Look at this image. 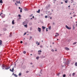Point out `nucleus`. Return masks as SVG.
Listing matches in <instances>:
<instances>
[{"mask_svg":"<svg viewBox=\"0 0 77 77\" xmlns=\"http://www.w3.org/2000/svg\"><path fill=\"white\" fill-rule=\"evenodd\" d=\"M66 27L67 29H69V30H70L71 29V27H68V26H67L66 25Z\"/></svg>","mask_w":77,"mask_h":77,"instance_id":"1","label":"nucleus"},{"mask_svg":"<svg viewBox=\"0 0 77 77\" xmlns=\"http://www.w3.org/2000/svg\"><path fill=\"white\" fill-rule=\"evenodd\" d=\"M10 71H11V72H14V67H13L12 69H10Z\"/></svg>","mask_w":77,"mask_h":77,"instance_id":"2","label":"nucleus"},{"mask_svg":"<svg viewBox=\"0 0 77 77\" xmlns=\"http://www.w3.org/2000/svg\"><path fill=\"white\" fill-rule=\"evenodd\" d=\"M69 61L68 60H67V62H66V65H68L69 64Z\"/></svg>","mask_w":77,"mask_h":77,"instance_id":"3","label":"nucleus"},{"mask_svg":"<svg viewBox=\"0 0 77 77\" xmlns=\"http://www.w3.org/2000/svg\"><path fill=\"white\" fill-rule=\"evenodd\" d=\"M66 59L64 58L63 59V63H65V64H66Z\"/></svg>","mask_w":77,"mask_h":77,"instance_id":"4","label":"nucleus"},{"mask_svg":"<svg viewBox=\"0 0 77 77\" xmlns=\"http://www.w3.org/2000/svg\"><path fill=\"white\" fill-rule=\"evenodd\" d=\"M38 30L39 32H41V29L38 27Z\"/></svg>","mask_w":77,"mask_h":77,"instance_id":"5","label":"nucleus"},{"mask_svg":"<svg viewBox=\"0 0 77 77\" xmlns=\"http://www.w3.org/2000/svg\"><path fill=\"white\" fill-rule=\"evenodd\" d=\"M2 69H4V68H6V67H7V65H2Z\"/></svg>","mask_w":77,"mask_h":77,"instance_id":"6","label":"nucleus"},{"mask_svg":"<svg viewBox=\"0 0 77 77\" xmlns=\"http://www.w3.org/2000/svg\"><path fill=\"white\" fill-rule=\"evenodd\" d=\"M50 4L46 6V8H50Z\"/></svg>","mask_w":77,"mask_h":77,"instance_id":"7","label":"nucleus"},{"mask_svg":"<svg viewBox=\"0 0 77 77\" xmlns=\"http://www.w3.org/2000/svg\"><path fill=\"white\" fill-rule=\"evenodd\" d=\"M10 68V67H7H7H5V69L7 70V69H9Z\"/></svg>","mask_w":77,"mask_h":77,"instance_id":"8","label":"nucleus"},{"mask_svg":"<svg viewBox=\"0 0 77 77\" xmlns=\"http://www.w3.org/2000/svg\"><path fill=\"white\" fill-rule=\"evenodd\" d=\"M12 32H11L10 33V35H9V37H11V36H12Z\"/></svg>","mask_w":77,"mask_h":77,"instance_id":"9","label":"nucleus"},{"mask_svg":"<svg viewBox=\"0 0 77 77\" xmlns=\"http://www.w3.org/2000/svg\"><path fill=\"white\" fill-rule=\"evenodd\" d=\"M65 50H69V48H68L67 47H66L65 48Z\"/></svg>","mask_w":77,"mask_h":77,"instance_id":"10","label":"nucleus"},{"mask_svg":"<svg viewBox=\"0 0 77 77\" xmlns=\"http://www.w3.org/2000/svg\"><path fill=\"white\" fill-rule=\"evenodd\" d=\"M14 21H15L14 20H13V21H12V24L13 25H14V24H15V23L14 22Z\"/></svg>","mask_w":77,"mask_h":77,"instance_id":"11","label":"nucleus"},{"mask_svg":"<svg viewBox=\"0 0 77 77\" xmlns=\"http://www.w3.org/2000/svg\"><path fill=\"white\" fill-rule=\"evenodd\" d=\"M46 28V27L45 26H42V29H43V30L45 29Z\"/></svg>","mask_w":77,"mask_h":77,"instance_id":"12","label":"nucleus"},{"mask_svg":"<svg viewBox=\"0 0 77 77\" xmlns=\"http://www.w3.org/2000/svg\"><path fill=\"white\" fill-rule=\"evenodd\" d=\"M40 11H41V10H40V9H39L38 11H36V12L37 13H40Z\"/></svg>","mask_w":77,"mask_h":77,"instance_id":"13","label":"nucleus"},{"mask_svg":"<svg viewBox=\"0 0 77 77\" xmlns=\"http://www.w3.org/2000/svg\"><path fill=\"white\" fill-rule=\"evenodd\" d=\"M29 26H32V22H30L29 23Z\"/></svg>","mask_w":77,"mask_h":77,"instance_id":"14","label":"nucleus"},{"mask_svg":"<svg viewBox=\"0 0 77 77\" xmlns=\"http://www.w3.org/2000/svg\"><path fill=\"white\" fill-rule=\"evenodd\" d=\"M16 2L17 3H18H18L20 4L21 3V2H20V1H19V2H18V1H17Z\"/></svg>","mask_w":77,"mask_h":77,"instance_id":"15","label":"nucleus"},{"mask_svg":"<svg viewBox=\"0 0 77 77\" xmlns=\"http://www.w3.org/2000/svg\"><path fill=\"white\" fill-rule=\"evenodd\" d=\"M2 44V41L1 40H0V45H1Z\"/></svg>","mask_w":77,"mask_h":77,"instance_id":"16","label":"nucleus"},{"mask_svg":"<svg viewBox=\"0 0 77 77\" xmlns=\"http://www.w3.org/2000/svg\"><path fill=\"white\" fill-rule=\"evenodd\" d=\"M3 30H4V31H6L7 29L6 28H3Z\"/></svg>","mask_w":77,"mask_h":77,"instance_id":"17","label":"nucleus"},{"mask_svg":"<svg viewBox=\"0 0 77 77\" xmlns=\"http://www.w3.org/2000/svg\"><path fill=\"white\" fill-rule=\"evenodd\" d=\"M5 27H8V25L7 24H5Z\"/></svg>","mask_w":77,"mask_h":77,"instance_id":"18","label":"nucleus"},{"mask_svg":"<svg viewBox=\"0 0 77 77\" xmlns=\"http://www.w3.org/2000/svg\"><path fill=\"white\" fill-rule=\"evenodd\" d=\"M42 70L41 69L40 72V74H42V73H41L42 72Z\"/></svg>","mask_w":77,"mask_h":77,"instance_id":"19","label":"nucleus"},{"mask_svg":"<svg viewBox=\"0 0 77 77\" xmlns=\"http://www.w3.org/2000/svg\"><path fill=\"white\" fill-rule=\"evenodd\" d=\"M14 77H18V76L17 75L15 74H14Z\"/></svg>","mask_w":77,"mask_h":77,"instance_id":"20","label":"nucleus"},{"mask_svg":"<svg viewBox=\"0 0 77 77\" xmlns=\"http://www.w3.org/2000/svg\"><path fill=\"white\" fill-rule=\"evenodd\" d=\"M0 3H3V1H2V0H0Z\"/></svg>","mask_w":77,"mask_h":77,"instance_id":"21","label":"nucleus"},{"mask_svg":"<svg viewBox=\"0 0 77 77\" xmlns=\"http://www.w3.org/2000/svg\"><path fill=\"white\" fill-rule=\"evenodd\" d=\"M77 44V42H74L73 44V45H75Z\"/></svg>","mask_w":77,"mask_h":77,"instance_id":"22","label":"nucleus"},{"mask_svg":"<svg viewBox=\"0 0 77 77\" xmlns=\"http://www.w3.org/2000/svg\"><path fill=\"white\" fill-rule=\"evenodd\" d=\"M14 67L15 68L16 67V63H15V64H14Z\"/></svg>","mask_w":77,"mask_h":77,"instance_id":"23","label":"nucleus"},{"mask_svg":"<svg viewBox=\"0 0 77 77\" xmlns=\"http://www.w3.org/2000/svg\"><path fill=\"white\" fill-rule=\"evenodd\" d=\"M63 77H66V75H65V74H63Z\"/></svg>","mask_w":77,"mask_h":77,"instance_id":"24","label":"nucleus"},{"mask_svg":"<svg viewBox=\"0 0 77 77\" xmlns=\"http://www.w3.org/2000/svg\"><path fill=\"white\" fill-rule=\"evenodd\" d=\"M74 75H75V73H73L72 74V76H74Z\"/></svg>","mask_w":77,"mask_h":77,"instance_id":"25","label":"nucleus"},{"mask_svg":"<svg viewBox=\"0 0 77 77\" xmlns=\"http://www.w3.org/2000/svg\"><path fill=\"white\" fill-rule=\"evenodd\" d=\"M24 27H27V25L26 24L24 25Z\"/></svg>","mask_w":77,"mask_h":77,"instance_id":"26","label":"nucleus"},{"mask_svg":"<svg viewBox=\"0 0 77 77\" xmlns=\"http://www.w3.org/2000/svg\"><path fill=\"white\" fill-rule=\"evenodd\" d=\"M75 65L76 66H77V62L75 63Z\"/></svg>","mask_w":77,"mask_h":77,"instance_id":"27","label":"nucleus"},{"mask_svg":"<svg viewBox=\"0 0 77 77\" xmlns=\"http://www.w3.org/2000/svg\"><path fill=\"white\" fill-rule=\"evenodd\" d=\"M39 58V57H36V59L38 60V59Z\"/></svg>","mask_w":77,"mask_h":77,"instance_id":"28","label":"nucleus"},{"mask_svg":"<svg viewBox=\"0 0 77 77\" xmlns=\"http://www.w3.org/2000/svg\"><path fill=\"white\" fill-rule=\"evenodd\" d=\"M23 53L24 54H26V51H23Z\"/></svg>","mask_w":77,"mask_h":77,"instance_id":"29","label":"nucleus"},{"mask_svg":"<svg viewBox=\"0 0 77 77\" xmlns=\"http://www.w3.org/2000/svg\"><path fill=\"white\" fill-rule=\"evenodd\" d=\"M19 76H21V73H19Z\"/></svg>","mask_w":77,"mask_h":77,"instance_id":"30","label":"nucleus"},{"mask_svg":"<svg viewBox=\"0 0 77 77\" xmlns=\"http://www.w3.org/2000/svg\"><path fill=\"white\" fill-rule=\"evenodd\" d=\"M75 27L74 26H73V28H72V30H74Z\"/></svg>","mask_w":77,"mask_h":77,"instance_id":"31","label":"nucleus"},{"mask_svg":"<svg viewBox=\"0 0 77 77\" xmlns=\"http://www.w3.org/2000/svg\"><path fill=\"white\" fill-rule=\"evenodd\" d=\"M48 29H49V30H51V26H50L49 27Z\"/></svg>","mask_w":77,"mask_h":77,"instance_id":"32","label":"nucleus"},{"mask_svg":"<svg viewBox=\"0 0 77 77\" xmlns=\"http://www.w3.org/2000/svg\"><path fill=\"white\" fill-rule=\"evenodd\" d=\"M51 51L53 52H54V50L53 49H51Z\"/></svg>","mask_w":77,"mask_h":77,"instance_id":"33","label":"nucleus"},{"mask_svg":"<svg viewBox=\"0 0 77 77\" xmlns=\"http://www.w3.org/2000/svg\"><path fill=\"white\" fill-rule=\"evenodd\" d=\"M18 17H21V15H20V14H19V15H18Z\"/></svg>","mask_w":77,"mask_h":77,"instance_id":"34","label":"nucleus"},{"mask_svg":"<svg viewBox=\"0 0 77 77\" xmlns=\"http://www.w3.org/2000/svg\"><path fill=\"white\" fill-rule=\"evenodd\" d=\"M60 74V73H58L57 74V75H58V76L59 75V74Z\"/></svg>","mask_w":77,"mask_h":77,"instance_id":"35","label":"nucleus"},{"mask_svg":"<svg viewBox=\"0 0 77 77\" xmlns=\"http://www.w3.org/2000/svg\"><path fill=\"white\" fill-rule=\"evenodd\" d=\"M32 16H33V14H31V15L29 16V17H32Z\"/></svg>","mask_w":77,"mask_h":77,"instance_id":"36","label":"nucleus"},{"mask_svg":"<svg viewBox=\"0 0 77 77\" xmlns=\"http://www.w3.org/2000/svg\"><path fill=\"white\" fill-rule=\"evenodd\" d=\"M68 2V1H67V0H66L65 1V3H67Z\"/></svg>","mask_w":77,"mask_h":77,"instance_id":"37","label":"nucleus"},{"mask_svg":"<svg viewBox=\"0 0 77 77\" xmlns=\"http://www.w3.org/2000/svg\"><path fill=\"white\" fill-rule=\"evenodd\" d=\"M47 29H48V28H47L46 29V32H48V30Z\"/></svg>","mask_w":77,"mask_h":77,"instance_id":"38","label":"nucleus"},{"mask_svg":"<svg viewBox=\"0 0 77 77\" xmlns=\"http://www.w3.org/2000/svg\"><path fill=\"white\" fill-rule=\"evenodd\" d=\"M48 16H45V18H48Z\"/></svg>","mask_w":77,"mask_h":77,"instance_id":"39","label":"nucleus"},{"mask_svg":"<svg viewBox=\"0 0 77 77\" xmlns=\"http://www.w3.org/2000/svg\"><path fill=\"white\" fill-rule=\"evenodd\" d=\"M28 72H29V71H27L26 72V73H28Z\"/></svg>","mask_w":77,"mask_h":77,"instance_id":"40","label":"nucleus"},{"mask_svg":"<svg viewBox=\"0 0 77 77\" xmlns=\"http://www.w3.org/2000/svg\"><path fill=\"white\" fill-rule=\"evenodd\" d=\"M25 11H27V9L26 8V9H25Z\"/></svg>","mask_w":77,"mask_h":77,"instance_id":"41","label":"nucleus"},{"mask_svg":"<svg viewBox=\"0 0 77 77\" xmlns=\"http://www.w3.org/2000/svg\"><path fill=\"white\" fill-rule=\"evenodd\" d=\"M59 35H55V36L56 37H57V36H59Z\"/></svg>","mask_w":77,"mask_h":77,"instance_id":"42","label":"nucleus"},{"mask_svg":"<svg viewBox=\"0 0 77 77\" xmlns=\"http://www.w3.org/2000/svg\"><path fill=\"white\" fill-rule=\"evenodd\" d=\"M40 48H42V45H40Z\"/></svg>","mask_w":77,"mask_h":77,"instance_id":"43","label":"nucleus"},{"mask_svg":"<svg viewBox=\"0 0 77 77\" xmlns=\"http://www.w3.org/2000/svg\"><path fill=\"white\" fill-rule=\"evenodd\" d=\"M38 52H42V51L41 50L38 51Z\"/></svg>","mask_w":77,"mask_h":77,"instance_id":"44","label":"nucleus"},{"mask_svg":"<svg viewBox=\"0 0 77 77\" xmlns=\"http://www.w3.org/2000/svg\"><path fill=\"white\" fill-rule=\"evenodd\" d=\"M20 43L21 44H23V41H20Z\"/></svg>","mask_w":77,"mask_h":77,"instance_id":"45","label":"nucleus"},{"mask_svg":"<svg viewBox=\"0 0 77 77\" xmlns=\"http://www.w3.org/2000/svg\"><path fill=\"white\" fill-rule=\"evenodd\" d=\"M32 27H30V30H32Z\"/></svg>","mask_w":77,"mask_h":77,"instance_id":"46","label":"nucleus"},{"mask_svg":"<svg viewBox=\"0 0 77 77\" xmlns=\"http://www.w3.org/2000/svg\"><path fill=\"white\" fill-rule=\"evenodd\" d=\"M26 35V32H25L24 34H23V36L24 35Z\"/></svg>","mask_w":77,"mask_h":77,"instance_id":"47","label":"nucleus"},{"mask_svg":"<svg viewBox=\"0 0 77 77\" xmlns=\"http://www.w3.org/2000/svg\"><path fill=\"white\" fill-rule=\"evenodd\" d=\"M40 45V44L39 43V42H38V43L37 45Z\"/></svg>","mask_w":77,"mask_h":77,"instance_id":"48","label":"nucleus"},{"mask_svg":"<svg viewBox=\"0 0 77 77\" xmlns=\"http://www.w3.org/2000/svg\"><path fill=\"white\" fill-rule=\"evenodd\" d=\"M38 54H39V55H40V54H41V53L38 52Z\"/></svg>","mask_w":77,"mask_h":77,"instance_id":"49","label":"nucleus"},{"mask_svg":"<svg viewBox=\"0 0 77 77\" xmlns=\"http://www.w3.org/2000/svg\"><path fill=\"white\" fill-rule=\"evenodd\" d=\"M32 39V36L30 37L29 40H30Z\"/></svg>","mask_w":77,"mask_h":77,"instance_id":"50","label":"nucleus"},{"mask_svg":"<svg viewBox=\"0 0 77 77\" xmlns=\"http://www.w3.org/2000/svg\"><path fill=\"white\" fill-rule=\"evenodd\" d=\"M53 25H54V22L53 23Z\"/></svg>","mask_w":77,"mask_h":77,"instance_id":"51","label":"nucleus"},{"mask_svg":"<svg viewBox=\"0 0 77 77\" xmlns=\"http://www.w3.org/2000/svg\"><path fill=\"white\" fill-rule=\"evenodd\" d=\"M69 76H70V77H71V74H69Z\"/></svg>","mask_w":77,"mask_h":77,"instance_id":"52","label":"nucleus"},{"mask_svg":"<svg viewBox=\"0 0 77 77\" xmlns=\"http://www.w3.org/2000/svg\"><path fill=\"white\" fill-rule=\"evenodd\" d=\"M75 16H76V15H74L73 16V17H75Z\"/></svg>","mask_w":77,"mask_h":77,"instance_id":"53","label":"nucleus"},{"mask_svg":"<svg viewBox=\"0 0 77 77\" xmlns=\"http://www.w3.org/2000/svg\"><path fill=\"white\" fill-rule=\"evenodd\" d=\"M32 68H35V66L34 65L32 66Z\"/></svg>","mask_w":77,"mask_h":77,"instance_id":"54","label":"nucleus"},{"mask_svg":"<svg viewBox=\"0 0 77 77\" xmlns=\"http://www.w3.org/2000/svg\"><path fill=\"white\" fill-rule=\"evenodd\" d=\"M26 21H27L28 23H29V20H27V19H26Z\"/></svg>","mask_w":77,"mask_h":77,"instance_id":"55","label":"nucleus"},{"mask_svg":"<svg viewBox=\"0 0 77 77\" xmlns=\"http://www.w3.org/2000/svg\"><path fill=\"white\" fill-rule=\"evenodd\" d=\"M20 12L21 13V12H22V10H20Z\"/></svg>","mask_w":77,"mask_h":77,"instance_id":"56","label":"nucleus"},{"mask_svg":"<svg viewBox=\"0 0 77 77\" xmlns=\"http://www.w3.org/2000/svg\"><path fill=\"white\" fill-rule=\"evenodd\" d=\"M52 14V13H50V14H49V15H51Z\"/></svg>","mask_w":77,"mask_h":77,"instance_id":"57","label":"nucleus"},{"mask_svg":"<svg viewBox=\"0 0 77 77\" xmlns=\"http://www.w3.org/2000/svg\"><path fill=\"white\" fill-rule=\"evenodd\" d=\"M3 17H4V18H5V14H4V16H3Z\"/></svg>","mask_w":77,"mask_h":77,"instance_id":"58","label":"nucleus"},{"mask_svg":"<svg viewBox=\"0 0 77 77\" xmlns=\"http://www.w3.org/2000/svg\"><path fill=\"white\" fill-rule=\"evenodd\" d=\"M30 65H32L33 64V63H30Z\"/></svg>","mask_w":77,"mask_h":77,"instance_id":"59","label":"nucleus"},{"mask_svg":"<svg viewBox=\"0 0 77 77\" xmlns=\"http://www.w3.org/2000/svg\"><path fill=\"white\" fill-rule=\"evenodd\" d=\"M2 18H4V17H3V16H2Z\"/></svg>","mask_w":77,"mask_h":77,"instance_id":"60","label":"nucleus"},{"mask_svg":"<svg viewBox=\"0 0 77 77\" xmlns=\"http://www.w3.org/2000/svg\"><path fill=\"white\" fill-rule=\"evenodd\" d=\"M19 9H21V7H19Z\"/></svg>","mask_w":77,"mask_h":77,"instance_id":"61","label":"nucleus"},{"mask_svg":"<svg viewBox=\"0 0 77 77\" xmlns=\"http://www.w3.org/2000/svg\"><path fill=\"white\" fill-rule=\"evenodd\" d=\"M41 16H42L43 15V14H41Z\"/></svg>","mask_w":77,"mask_h":77,"instance_id":"62","label":"nucleus"},{"mask_svg":"<svg viewBox=\"0 0 77 77\" xmlns=\"http://www.w3.org/2000/svg\"><path fill=\"white\" fill-rule=\"evenodd\" d=\"M34 17H35L33 16L32 17V18H34Z\"/></svg>","mask_w":77,"mask_h":77,"instance_id":"63","label":"nucleus"},{"mask_svg":"<svg viewBox=\"0 0 77 77\" xmlns=\"http://www.w3.org/2000/svg\"><path fill=\"white\" fill-rule=\"evenodd\" d=\"M2 15V14H3V13L2 12L0 13Z\"/></svg>","mask_w":77,"mask_h":77,"instance_id":"64","label":"nucleus"}]
</instances>
